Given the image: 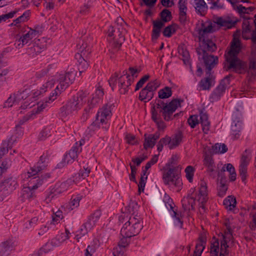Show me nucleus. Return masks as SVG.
I'll return each instance as SVG.
<instances>
[{"label":"nucleus","instance_id":"obj_1","mask_svg":"<svg viewBox=\"0 0 256 256\" xmlns=\"http://www.w3.org/2000/svg\"><path fill=\"white\" fill-rule=\"evenodd\" d=\"M209 199L208 190L207 182L201 180L198 184V188H190L186 196L181 200L184 210L190 216L195 212L198 207V212L204 214L206 210V204Z\"/></svg>","mask_w":256,"mask_h":256},{"label":"nucleus","instance_id":"obj_2","mask_svg":"<svg viewBox=\"0 0 256 256\" xmlns=\"http://www.w3.org/2000/svg\"><path fill=\"white\" fill-rule=\"evenodd\" d=\"M234 24V22L229 18H218L216 22L202 21L198 27L197 31L202 46L210 50L216 48L215 44L208 38L209 34L218 30L219 26L230 28Z\"/></svg>","mask_w":256,"mask_h":256},{"label":"nucleus","instance_id":"obj_3","mask_svg":"<svg viewBox=\"0 0 256 256\" xmlns=\"http://www.w3.org/2000/svg\"><path fill=\"white\" fill-rule=\"evenodd\" d=\"M184 103L182 99H174L168 104H164L161 100L156 103L152 110V118L156 124L159 130H163L166 127L165 124L162 120L161 114L166 120H170L172 118L173 114L176 110L182 106Z\"/></svg>","mask_w":256,"mask_h":256},{"label":"nucleus","instance_id":"obj_4","mask_svg":"<svg viewBox=\"0 0 256 256\" xmlns=\"http://www.w3.org/2000/svg\"><path fill=\"white\" fill-rule=\"evenodd\" d=\"M226 228L218 234V238H214L211 241L210 256H228L229 248L234 244L232 226L229 222H225Z\"/></svg>","mask_w":256,"mask_h":256},{"label":"nucleus","instance_id":"obj_5","mask_svg":"<svg viewBox=\"0 0 256 256\" xmlns=\"http://www.w3.org/2000/svg\"><path fill=\"white\" fill-rule=\"evenodd\" d=\"M76 72L73 68H71L68 72L64 74H57L55 76L54 78H52L46 83L42 86L40 89V92L36 96L42 94L48 89L51 88L54 86L55 80H56L57 82H58V84L54 90V92L52 93L50 96V100L53 101L62 91L64 90L74 82Z\"/></svg>","mask_w":256,"mask_h":256},{"label":"nucleus","instance_id":"obj_6","mask_svg":"<svg viewBox=\"0 0 256 256\" xmlns=\"http://www.w3.org/2000/svg\"><path fill=\"white\" fill-rule=\"evenodd\" d=\"M138 73V70L133 68H130L128 72L124 71L120 75L116 73L108 80L110 86L112 90H114L118 84L120 93L124 94L128 92L129 86L137 78Z\"/></svg>","mask_w":256,"mask_h":256},{"label":"nucleus","instance_id":"obj_7","mask_svg":"<svg viewBox=\"0 0 256 256\" xmlns=\"http://www.w3.org/2000/svg\"><path fill=\"white\" fill-rule=\"evenodd\" d=\"M118 220L120 223H124L120 230L122 236H135L139 234L143 228L142 218L138 214H133L129 216L123 213L119 216Z\"/></svg>","mask_w":256,"mask_h":256},{"label":"nucleus","instance_id":"obj_8","mask_svg":"<svg viewBox=\"0 0 256 256\" xmlns=\"http://www.w3.org/2000/svg\"><path fill=\"white\" fill-rule=\"evenodd\" d=\"M240 50V41L238 38L234 36L232 41L231 42L230 50L225 54L226 61L229 63L230 68H232L234 70L239 72L244 68V63L237 58V54Z\"/></svg>","mask_w":256,"mask_h":256},{"label":"nucleus","instance_id":"obj_9","mask_svg":"<svg viewBox=\"0 0 256 256\" xmlns=\"http://www.w3.org/2000/svg\"><path fill=\"white\" fill-rule=\"evenodd\" d=\"M162 180L164 184L172 192H178L182 188V180L176 168H164Z\"/></svg>","mask_w":256,"mask_h":256},{"label":"nucleus","instance_id":"obj_10","mask_svg":"<svg viewBox=\"0 0 256 256\" xmlns=\"http://www.w3.org/2000/svg\"><path fill=\"white\" fill-rule=\"evenodd\" d=\"M161 20H156L152 22V40H156L160 36L161 29L164 26L165 23L171 20V12L167 9H164L160 12Z\"/></svg>","mask_w":256,"mask_h":256},{"label":"nucleus","instance_id":"obj_11","mask_svg":"<svg viewBox=\"0 0 256 256\" xmlns=\"http://www.w3.org/2000/svg\"><path fill=\"white\" fill-rule=\"evenodd\" d=\"M90 52V46H88L86 44H82L80 47V53L78 52L76 54L75 58L77 60L80 74L85 72L88 68L89 64L87 62V58Z\"/></svg>","mask_w":256,"mask_h":256},{"label":"nucleus","instance_id":"obj_12","mask_svg":"<svg viewBox=\"0 0 256 256\" xmlns=\"http://www.w3.org/2000/svg\"><path fill=\"white\" fill-rule=\"evenodd\" d=\"M200 48L197 49V52L199 56H201L203 58L205 65L206 67L207 71L211 72V70L218 64V58L216 56L208 55L206 51L214 52V50H208V48L202 46L200 40L199 39Z\"/></svg>","mask_w":256,"mask_h":256},{"label":"nucleus","instance_id":"obj_13","mask_svg":"<svg viewBox=\"0 0 256 256\" xmlns=\"http://www.w3.org/2000/svg\"><path fill=\"white\" fill-rule=\"evenodd\" d=\"M242 129V114L236 110L232 115V123L231 125L230 136L234 140L240 138Z\"/></svg>","mask_w":256,"mask_h":256},{"label":"nucleus","instance_id":"obj_14","mask_svg":"<svg viewBox=\"0 0 256 256\" xmlns=\"http://www.w3.org/2000/svg\"><path fill=\"white\" fill-rule=\"evenodd\" d=\"M38 32L36 30L30 28L26 33L21 36L18 39L16 40L14 46L18 49L22 48L26 44H29L33 39L38 35Z\"/></svg>","mask_w":256,"mask_h":256},{"label":"nucleus","instance_id":"obj_15","mask_svg":"<svg viewBox=\"0 0 256 256\" xmlns=\"http://www.w3.org/2000/svg\"><path fill=\"white\" fill-rule=\"evenodd\" d=\"M84 94H79L77 96L73 97L66 104L69 108L74 114L82 108L87 100L86 96H84Z\"/></svg>","mask_w":256,"mask_h":256},{"label":"nucleus","instance_id":"obj_16","mask_svg":"<svg viewBox=\"0 0 256 256\" xmlns=\"http://www.w3.org/2000/svg\"><path fill=\"white\" fill-rule=\"evenodd\" d=\"M48 106V102H38L36 105L34 104L30 106V108L34 107L33 109L31 111L28 112L26 115L24 117L23 120H22L20 121V124H22L24 122H26L29 120H32L34 118L37 114L42 111Z\"/></svg>","mask_w":256,"mask_h":256},{"label":"nucleus","instance_id":"obj_17","mask_svg":"<svg viewBox=\"0 0 256 256\" xmlns=\"http://www.w3.org/2000/svg\"><path fill=\"white\" fill-rule=\"evenodd\" d=\"M230 84V78L228 77H226L222 79L219 84L214 90L210 95V98L214 101H217L224 94L225 90Z\"/></svg>","mask_w":256,"mask_h":256},{"label":"nucleus","instance_id":"obj_18","mask_svg":"<svg viewBox=\"0 0 256 256\" xmlns=\"http://www.w3.org/2000/svg\"><path fill=\"white\" fill-rule=\"evenodd\" d=\"M110 119L102 116L96 114V120L90 126V128L93 130H97L102 128L105 130H107L110 126Z\"/></svg>","mask_w":256,"mask_h":256},{"label":"nucleus","instance_id":"obj_19","mask_svg":"<svg viewBox=\"0 0 256 256\" xmlns=\"http://www.w3.org/2000/svg\"><path fill=\"white\" fill-rule=\"evenodd\" d=\"M47 158L46 156H42L37 163L32 167L27 172L28 178L36 176L41 170H44L47 166Z\"/></svg>","mask_w":256,"mask_h":256},{"label":"nucleus","instance_id":"obj_20","mask_svg":"<svg viewBox=\"0 0 256 256\" xmlns=\"http://www.w3.org/2000/svg\"><path fill=\"white\" fill-rule=\"evenodd\" d=\"M206 76L202 79L198 84L199 90H209L215 84L214 77L211 72H206Z\"/></svg>","mask_w":256,"mask_h":256},{"label":"nucleus","instance_id":"obj_21","mask_svg":"<svg viewBox=\"0 0 256 256\" xmlns=\"http://www.w3.org/2000/svg\"><path fill=\"white\" fill-rule=\"evenodd\" d=\"M90 172V169L88 168L80 169L78 173L76 174L73 176L72 180H68L66 182L62 183L60 186L62 188H64L66 184L71 182L72 181L76 184H78L79 182L88 177Z\"/></svg>","mask_w":256,"mask_h":256},{"label":"nucleus","instance_id":"obj_22","mask_svg":"<svg viewBox=\"0 0 256 256\" xmlns=\"http://www.w3.org/2000/svg\"><path fill=\"white\" fill-rule=\"evenodd\" d=\"M250 156L247 154H244L240 160L239 172L242 182L245 181L247 176V167L250 160Z\"/></svg>","mask_w":256,"mask_h":256},{"label":"nucleus","instance_id":"obj_23","mask_svg":"<svg viewBox=\"0 0 256 256\" xmlns=\"http://www.w3.org/2000/svg\"><path fill=\"white\" fill-rule=\"evenodd\" d=\"M46 40L44 38L34 40L33 46L29 49L28 52L32 54H37L44 50L46 47Z\"/></svg>","mask_w":256,"mask_h":256},{"label":"nucleus","instance_id":"obj_24","mask_svg":"<svg viewBox=\"0 0 256 256\" xmlns=\"http://www.w3.org/2000/svg\"><path fill=\"white\" fill-rule=\"evenodd\" d=\"M39 180L36 184L32 186L24 188L22 190V196L24 199L31 200L35 197V193L34 190L37 189L42 184V182L39 179H36V181Z\"/></svg>","mask_w":256,"mask_h":256},{"label":"nucleus","instance_id":"obj_25","mask_svg":"<svg viewBox=\"0 0 256 256\" xmlns=\"http://www.w3.org/2000/svg\"><path fill=\"white\" fill-rule=\"evenodd\" d=\"M188 0H179L178 7L179 10V19L181 23L184 24L187 20Z\"/></svg>","mask_w":256,"mask_h":256},{"label":"nucleus","instance_id":"obj_26","mask_svg":"<svg viewBox=\"0 0 256 256\" xmlns=\"http://www.w3.org/2000/svg\"><path fill=\"white\" fill-rule=\"evenodd\" d=\"M17 186L16 182L12 178L5 180L0 184V191L12 192Z\"/></svg>","mask_w":256,"mask_h":256},{"label":"nucleus","instance_id":"obj_27","mask_svg":"<svg viewBox=\"0 0 256 256\" xmlns=\"http://www.w3.org/2000/svg\"><path fill=\"white\" fill-rule=\"evenodd\" d=\"M226 180L225 176H220L218 174V196L223 197L226 194L228 190V186L226 184Z\"/></svg>","mask_w":256,"mask_h":256},{"label":"nucleus","instance_id":"obj_28","mask_svg":"<svg viewBox=\"0 0 256 256\" xmlns=\"http://www.w3.org/2000/svg\"><path fill=\"white\" fill-rule=\"evenodd\" d=\"M102 214L100 210H96L92 215L90 216L87 222L84 224L89 229H92L96 225Z\"/></svg>","mask_w":256,"mask_h":256},{"label":"nucleus","instance_id":"obj_29","mask_svg":"<svg viewBox=\"0 0 256 256\" xmlns=\"http://www.w3.org/2000/svg\"><path fill=\"white\" fill-rule=\"evenodd\" d=\"M82 148L78 149L76 146H72L69 152L66 154L65 160L68 164L72 163L78 156V154L81 152Z\"/></svg>","mask_w":256,"mask_h":256},{"label":"nucleus","instance_id":"obj_30","mask_svg":"<svg viewBox=\"0 0 256 256\" xmlns=\"http://www.w3.org/2000/svg\"><path fill=\"white\" fill-rule=\"evenodd\" d=\"M14 248L11 240L6 241L0 244V256H8Z\"/></svg>","mask_w":256,"mask_h":256},{"label":"nucleus","instance_id":"obj_31","mask_svg":"<svg viewBox=\"0 0 256 256\" xmlns=\"http://www.w3.org/2000/svg\"><path fill=\"white\" fill-rule=\"evenodd\" d=\"M63 218V214L62 211L58 210L52 216V220L50 223V228L52 230L58 228L60 226L59 223Z\"/></svg>","mask_w":256,"mask_h":256},{"label":"nucleus","instance_id":"obj_32","mask_svg":"<svg viewBox=\"0 0 256 256\" xmlns=\"http://www.w3.org/2000/svg\"><path fill=\"white\" fill-rule=\"evenodd\" d=\"M70 234V232L68 230H66L64 232L58 234L52 238L53 244L56 245L57 246H60L62 244L69 238Z\"/></svg>","mask_w":256,"mask_h":256},{"label":"nucleus","instance_id":"obj_33","mask_svg":"<svg viewBox=\"0 0 256 256\" xmlns=\"http://www.w3.org/2000/svg\"><path fill=\"white\" fill-rule=\"evenodd\" d=\"M158 138L159 135L157 134H149L148 136H146L144 144V148L147 150L148 148H153Z\"/></svg>","mask_w":256,"mask_h":256},{"label":"nucleus","instance_id":"obj_34","mask_svg":"<svg viewBox=\"0 0 256 256\" xmlns=\"http://www.w3.org/2000/svg\"><path fill=\"white\" fill-rule=\"evenodd\" d=\"M204 164L207 167L208 172H212L215 170V164L211 155L208 154H206L204 155Z\"/></svg>","mask_w":256,"mask_h":256},{"label":"nucleus","instance_id":"obj_35","mask_svg":"<svg viewBox=\"0 0 256 256\" xmlns=\"http://www.w3.org/2000/svg\"><path fill=\"white\" fill-rule=\"evenodd\" d=\"M82 196L80 195L72 196L70 202L66 205V208L72 210L77 208L80 205V202Z\"/></svg>","mask_w":256,"mask_h":256},{"label":"nucleus","instance_id":"obj_36","mask_svg":"<svg viewBox=\"0 0 256 256\" xmlns=\"http://www.w3.org/2000/svg\"><path fill=\"white\" fill-rule=\"evenodd\" d=\"M59 114L62 119L65 121L74 114L66 104L60 108Z\"/></svg>","mask_w":256,"mask_h":256},{"label":"nucleus","instance_id":"obj_37","mask_svg":"<svg viewBox=\"0 0 256 256\" xmlns=\"http://www.w3.org/2000/svg\"><path fill=\"white\" fill-rule=\"evenodd\" d=\"M59 114L62 119L65 121L74 114L66 104L60 108Z\"/></svg>","mask_w":256,"mask_h":256},{"label":"nucleus","instance_id":"obj_38","mask_svg":"<svg viewBox=\"0 0 256 256\" xmlns=\"http://www.w3.org/2000/svg\"><path fill=\"white\" fill-rule=\"evenodd\" d=\"M196 10L201 15L204 14L208 9L206 4L204 0H194Z\"/></svg>","mask_w":256,"mask_h":256},{"label":"nucleus","instance_id":"obj_39","mask_svg":"<svg viewBox=\"0 0 256 256\" xmlns=\"http://www.w3.org/2000/svg\"><path fill=\"white\" fill-rule=\"evenodd\" d=\"M223 204L228 210H232L236 206V199L234 196H229L224 200Z\"/></svg>","mask_w":256,"mask_h":256},{"label":"nucleus","instance_id":"obj_40","mask_svg":"<svg viewBox=\"0 0 256 256\" xmlns=\"http://www.w3.org/2000/svg\"><path fill=\"white\" fill-rule=\"evenodd\" d=\"M153 96L154 94L144 88L140 92L139 100L141 101L147 102L150 101Z\"/></svg>","mask_w":256,"mask_h":256},{"label":"nucleus","instance_id":"obj_41","mask_svg":"<svg viewBox=\"0 0 256 256\" xmlns=\"http://www.w3.org/2000/svg\"><path fill=\"white\" fill-rule=\"evenodd\" d=\"M226 170L229 172L230 180L231 181H234L236 180V174L233 166L231 164H225L222 168L221 171L224 172Z\"/></svg>","mask_w":256,"mask_h":256},{"label":"nucleus","instance_id":"obj_42","mask_svg":"<svg viewBox=\"0 0 256 256\" xmlns=\"http://www.w3.org/2000/svg\"><path fill=\"white\" fill-rule=\"evenodd\" d=\"M26 95L25 92H23L20 94H17L16 96L14 95L10 96L6 100L4 104V108H9L13 106V104L16 102L17 100L20 98H24V96Z\"/></svg>","mask_w":256,"mask_h":256},{"label":"nucleus","instance_id":"obj_43","mask_svg":"<svg viewBox=\"0 0 256 256\" xmlns=\"http://www.w3.org/2000/svg\"><path fill=\"white\" fill-rule=\"evenodd\" d=\"M171 216L174 219V224L175 226L182 228V216L181 212L172 210L170 213Z\"/></svg>","mask_w":256,"mask_h":256},{"label":"nucleus","instance_id":"obj_44","mask_svg":"<svg viewBox=\"0 0 256 256\" xmlns=\"http://www.w3.org/2000/svg\"><path fill=\"white\" fill-rule=\"evenodd\" d=\"M91 229L88 228L86 224H84L81 226L80 228L76 232L74 238L78 242H79L82 238Z\"/></svg>","mask_w":256,"mask_h":256},{"label":"nucleus","instance_id":"obj_45","mask_svg":"<svg viewBox=\"0 0 256 256\" xmlns=\"http://www.w3.org/2000/svg\"><path fill=\"white\" fill-rule=\"evenodd\" d=\"M183 138L182 134L181 132L176 133L172 138H171V146L170 149H173L178 146L182 142Z\"/></svg>","mask_w":256,"mask_h":256},{"label":"nucleus","instance_id":"obj_46","mask_svg":"<svg viewBox=\"0 0 256 256\" xmlns=\"http://www.w3.org/2000/svg\"><path fill=\"white\" fill-rule=\"evenodd\" d=\"M205 248V240L202 238H200V242L196 244L193 256H201Z\"/></svg>","mask_w":256,"mask_h":256},{"label":"nucleus","instance_id":"obj_47","mask_svg":"<svg viewBox=\"0 0 256 256\" xmlns=\"http://www.w3.org/2000/svg\"><path fill=\"white\" fill-rule=\"evenodd\" d=\"M97 114H102L106 118L110 119L112 115L110 106L108 104L103 106L99 109Z\"/></svg>","mask_w":256,"mask_h":256},{"label":"nucleus","instance_id":"obj_48","mask_svg":"<svg viewBox=\"0 0 256 256\" xmlns=\"http://www.w3.org/2000/svg\"><path fill=\"white\" fill-rule=\"evenodd\" d=\"M38 220V218L36 216L32 218L24 224V228L26 230H32L37 225Z\"/></svg>","mask_w":256,"mask_h":256},{"label":"nucleus","instance_id":"obj_49","mask_svg":"<svg viewBox=\"0 0 256 256\" xmlns=\"http://www.w3.org/2000/svg\"><path fill=\"white\" fill-rule=\"evenodd\" d=\"M178 52L180 56H182L184 62L185 64L189 63L190 54L188 52L183 46H180L178 48Z\"/></svg>","mask_w":256,"mask_h":256},{"label":"nucleus","instance_id":"obj_50","mask_svg":"<svg viewBox=\"0 0 256 256\" xmlns=\"http://www.w3.org/2000/svg\"><path fill=\"white\" fill-rule=\"evenodd\" d=\"M158 97L161 99L167 98L171 96L172 91L170 88L166 86L164 88L160 90L158 92Z\"/></svg>","mask_w":256,"mask_h":256},{"label":"nucleus","instance_id":"obj_51","mask_svg":"<svg viewBox=\"0 0 256 256\" xmlns=\"http://www.w3.org/2000/svg\"><path fill=\"white\" fill-rule=\"evenodd\" d=\"M212 150L214 154H224L228 150V148L224 144H216L212 147Z\"/></svg>","mask_w":256,"mask_h":256},{"label":"nucleus","instance_id":"obj_52","mask_svg":"<svg viewBox=\"0 0 256 256\" xmlns=\"http://www.w3.org/2000/svg\"><path fill=\"white\" fill-rule=\"evenodd\" d=\"M195 171V168L191 166H186L184 170L186 177L190 183L193 182V178Z\"/></svg>","mask_w":256,"mask_h":256},{"label":"nucleus","instance_id":"obj_53","mask_svg":"<svg viewBox=\"0 0 256 256\" xmlns=\"http://www.w3.org/2000/svg\"><path fill=\"white\" fill-rule=\"evenodd\" d=\"M209 4L210 5V9L220 10L224 8L223 0H212Z\"/></svg>","mask_w":256,"mask_h":256},{"label":"nucleus","instance_id":"obj_54","mask_svg":"<svg viewBox=\"0 0 256 256\" xmlns=\"http://www.w3.org/2000/svg\"><path fill=\"white\" fill-rule=\"evenodd\" d=\"M179 159L180 156L178 154H173L166 164L165 168H176L175 166L177 164Z\"/></svg>","mask_w":256,"mask_h":256},{"label":"nucleus","instance_id":"obj_55","mask_svg":"<svg viewBox=\"0 0 256 256\" xmlns=\"http://www.w3.org/2000/svg\"><path fill=\"white\" fill-rule=\"evenodd\" d=\"M96 98L93 97L92 103L93 105H95L97 103L99 102L101 98L104 96V92L102 91V88H98L95 92Z\"/></svg>","mask_w":256,"mask_h":256},{"label":"nucleus","instance_id":"obj_56","mask_svg":"<svg viewBox=\"0 0 256 256\" xmlns=\"http://www.w3.org/2000/svg\"><path fill=\"white\" fill-rule=\"evenodd\" d=\"M56 245L53 244V239L48 242L40 249L42 252L47 253L52 250L54 248L56 247Z\"/></svg>","mask_w":256,"mask_h":256},{"label":"nucleus","instance_id":"obj_57","mask_svg":"<svg viewBox=\"0 0 256 256\" xmlns=\"http://www.w3.org/2000/svg\"><path fill=\"white\" fill-rule=\"evenodd\" d=\"M51 128L50 126L44 128L39 134V138L41 140H44L48 137L51 136Z\"/></svg>","mask_w":256,"mask_h":256},{"label":"nucleus","instance_id":"obj_58","mask_svg":"<svg viewBox=\"0 0 256 256\" xmlns=\"http://www.w3.org/2000/svg\"><path fill=\"white\" fill-rule=\"evenodd\" d=\"M159 82L156 80H154L153 81H151L149 82L146 86V88L148 90L150 91L152 93L154 94V92L158 88L159 86Z\"/></svg>","mask_w":256,"mask_h":256},{"label":"nucleus","instance_id":"obj_59","mask_svg":"<svg viewBox=\"0 0 256 256\" xmlns=\"http://www.w3.org/2000/svg\"><path fill=\"white\" fill-rule=\"evenodd\" d=\"M10 140H9L8 142H4L2 143V148L0 150V158L8 152V148H10L12 147V144H10Z\"/></svg>","mask_w":256,"mask_h":256},{"label":"nucleus","instance_id":"obj_60","mask_svg":"<svg viewBox=\"0 0 256 256\" xmlns=\"http://www.w3.org/2000/svg\"><path fill=\"white\" fill-rule=\"evenodd\" d=\"M17 10H15L12 12H10L6 14H2L0 16V24L2 22H6L7 20L9 18H12L14 15L18 12Z\"/></svg>","mask_w":256,"mask_h":256},{"label":"nucleus","instance_id":"obj_61","mask_svg":"<svg viewBox=\"0 0 256 256\" xmlns=\"http://www.w3.org/2000/svg\"><path fill=\"white\" fill-rule=\"evenodd\" d=\"M174 32L175 28L174 26H173L170 25L165 28L162 33L164 36L170 38Z\"/></svg>","mask_w":256,"mask_h":256},{"label":"nucleus","instance_id":"obj_62","mask_svg":"<svg viewBox=\"0 0 256 256\" xmlns=\"http://www.w3.org/2000/svg\"><path fill=\"white\" fill-rule=\"evenodd\" d=\"M198 116L193 115L190 116L188 120V122L192 128H194L198 124Z\"/></svg>","mask_w":256,"mask_h":256},{"label":"nucleus","instance_id":"obj_63","mask_svg":"<svg viewBox=\"0 0 256 256\" xmlns=\"http://www.w3.org/2000/svg\"><path fill=\"white\" fill-rule=\"evenodd\" d=\"M125 140L126 142L130 144L134 145L137 143V140L135 136L130 134H126Z\"/></svg>","mask_w":256,"mask_h":256},{"label":"nucleus","instance_id":"obj_64","mask_svg":"<svg viewBox=\"0 0 256 256\" xmlns=\"http://www.w3.org/2000/svg\"><path fill=\"white\" fill-rule=\"evenodd\" d=\"M131 237L122 236L118 242V246L120 248H124L126 247L130 244V238Z\"/></svg>","mask_w":256,"mask_h":256}]
</instances>
